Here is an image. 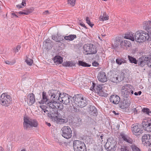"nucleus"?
I'll return each instance as SVG.
<instances>
[{
    "label": "nucleus",
    "instance_id": "nucleus-1",
    "mask_svg": "<svg viewBox=\"0 0 151 151\" xmlns=\"http://www.w3.org/2000/svg\"><path fill=\"white\" fill-rule=\"evenodd\" d=\"M38 124V122L35 119L29 118L28 117H24L23 122L24 129L27 130H31L32 127H36Z\"/></svg>",
    "mask_w": 151,
    "mask_h": 151
},
{
    "label": "nucleus",
    "instance_id": "nucleus-2",
    "mask_svg": "<svg viewBox=\"0 0 151 151\" xmlns=\"http://www.w3.org/2000/svg\"><path fill=\"white\" fill-rule=\"evenodd\" d=\"M75 96L74 103L78 106L83 108L87 105L89 101L86 98L83 97L81 94L75 95Z\"/></svg>",
    "mask_w": 151,
    "mask_h": 151
},
{
    "label": "nucleus",
    "instance_id": "nucleus-3",
    "mask_svg": "<svg viewBox=\"0 0 151 151\" xmlns=\"http://www.w3.org/2000/svg\"><path fill=\"white\" fill-rule=\"evenodd\" d=\"M84 51L86 55L95 54L97 52L96 46L91 44H85L83 47Z\"/></svg>",
    "mask_w": 151,
    "mask_h": 151
},
{
    "label": "nucleus",
    "instance_id": "nucleus-4",
    "mask_svg": "<svg viewBox=\"0 0 151 151\" xmlns=\"http://www.w3.org/2000/svg\"><path fill=\"white\" fill-rule=\"evenodd\" d=\"M75 96L72 97L71 96L65 93H63L60 94V102L65 104H71L73 101L72 99H74Z\"/></svg>",
    "mask_w": 151,
    "mask_h": 151
},
{
    "label": "nucleus",
    "instance_id": "nucleus-5",
    "mask_svg": "<svg viewBox=\"0 0 151 151\" xmlns=\"http://www.w3.org/2000/svg\"><path fill=\"white\" fill-rule=\"evenodd\" d=\"M73 147L74 151H86V147L83 142L78 140L73 142Z\"/></svg>",
    "mask_w": 151,
    "mask_h": 151
},
{
    "label": "nucleus",
    "instance_id": "nucleus-6",
    "mask_svg": "<svg viewBox=\"0 0 151 151\" xmlns=\"http://www.w3.org/2000/svg\"><path fill=\"white\" fill-rule=\"evenodd\" d=\"M12 98L11 96L7 95V93L2 94L0 98V103L3 106H8L11 104Z\"/></svg>",
    "mask_w": 151,
    "mask_h": 151
},
{
    "label": "nucleus",
    "instance_id": "nucleus-7",
    "mask_svg": "<svg viewBox=\"0 0 151 151\" xmlns=\"http://www.w3.org/2000/svg\"><path fill=\"white\" fill-rule=\"evenodd\" d=\"M61 134L64 138L68 139L72 137V131L68 126H64L61 129Z\"/></svg>",
    "mask_w": 151,
    "mask_h": 151
},
{
    "label": "nucleus",
    "instance_id": "nucleus-8",
    "mask_svg": "<svg viewBox=\"0 0 151 151\" xmlns=\"http://www.w3.org/2000/svg\"><path fill=\"white\" fill-rule=\"evenodd\" d=\"M50 91L49 95L50 96L51 100H53L54 101L60 100V94H61L62 93H60L59 91L53 89Z\"/></svg>",
    "mask_w": 151,
    "mask_h": 151
},
{
    "label": "nucleus",
    "instance_id": "nucleus-9",
    "mask_svg": "<svg viewBox=\"0 0 151 151\" xmlns=\"http://www.w3.org/2000/svg\"><path fill=\"white\" fill-rule=\"evenodd\" d=\"M125 74L122 72L120 75L115 74L111 78V81L114 83H118L123 80L125 76Z\"/></svg>",
    "mask_w": 151,
    "mask_h": 151
},
{
    "label": "nucleus",
    "instance_id": "nucleus-10",
    "mask_svg": "<svg viewBox=\"0 0 151 151\" xmlns=\"http://www.w3.org/2000/svg\"><path fill=\"white\" fill-rule=\"evenodd\" d=\"M130 102L129 99L123 98V100H120L119 106L122 109L127 108L130 105Z\"/></svg>",
    "mask_w": 151,
    "mask_h": 151
},
{
    "label": "nucleus",
    "instance_id": "nucleus-11",
    "mask_svg": "<svg viewBox=\"0 0 151 151\" xmlns=\"http://www.w3.org/2000/svg\"><path fill=\"white\" fill-rule=\"evenodd\" d=\"M142 124L145 130L151 132V120L145 119L142 122Z\"/></svg>",
    "mask_w": 151,
    "mask_h": 151
},
{
    "label": "nucleus",
    "instance_id": "nucleus-12",
    "mask_svg": "<svg viewBox=\"0 0 151 151\" xmlns=\"http://www.w3.org/2000/svg\"><path fill=\"white\" fill-rule=\"evenodd\" d=\"M148 58L147 56L145 55H142L137 60L138 61L137 62V64L138 65L140 66L144 67L145 65H147Z\"/></svg>",
    "mask_w": 151,
    "mask_h": 151
},
{
    "label": "nucleus",
    "instance_id": "nucleus-13",
    "mask_svg": "<svg viewBox=\"0 0 151 151\" xmlns=\"http://www.w3.org/2000/svg\"><path fill=\"white\" fill-rule=\"evenodd\" d=\"M142 142L146 145L151 147V135L149 134H145L142 137Z\"/></svg>",
    "mask_w": 151,
    "mask_h": 151
},
{
    "label": "nucleus",
    "instance_id": "nucleus-14",
    "mask_svg": "<svg viewBox=\"0 0 151 151\" xmlns=\"http://www.w3.org/2000/svg\"><path fill=\"white\" fill-rule=\"evenodd\" d=\"M58 109L57 108L54 109H50L49 112L47 113L48 117L50 119H53L55 117L59 116L60 114L58 113Z\"/></svg>",
    "mask_w": 151,
    "mask_h": 151
},
{
    "label": "nucleus",
    "instance_id": "nucleus-15",
    "mask_svg": "<svg viewBox=\"0 0 151 151\" xmlns=\"http://www.w3.org/2000/svg\"><path fill=\"white\" fill-rule=\"evenodd\" d=\"M99 81L103 83L107 81V78L105 73L103 71H100L99 73L97 76Z\"/></svg>",
    "mask_w": 151,
    "mask_h": 151
},
{
    "label": "nucleus",
    "instance_id": "nucleus-16",
    "mask_svg": "<svg viewBox=\"0 0 151 151\" xmlns=\"http://www.w3.org/2000/svg\"><path fill=\"white\" fill-rule=\"evenodd\" d=\"M27 103L29 106L32 105L35 101V96L33 93H29L27 96Z\"/></svg>",
    "mask_w": 151,
    "mask_h": 151
},
{
    "label": "nucleus",
    "instance_id": "nucleus-17",
    "mask_svg": "<svg viewBox=\"0 0 151 151\" xmlns=\"http://www.w3.org/2000/svg\"><path fill=\"white\" fill-rule=\"evenodd\" d=\"M50 101V99H49L48 96L45 91H43L42 93V98L40 101L39 102L40 104H46L48 102Z\"/></svg>",
    "mask_w": 151,
    "mask_h": 151
},
{
    "label": "nucleus",
    "instance_id": "nucleus-18",
    "mask_svg": "<svg viewBox=\"0 0 151 151\" xmlns=\"http://www.w3.org/2000/svg\"><path fill=\"white\" fill-rule=\"evenodd\" d=\"M132 130L133 133L135 135H138L142 133V130L141 129L140 125H135L132 127Z\"/></svg>",
    "mask_w": 151,
    "mask_h": 151
},
{
    "label": "nucleus",
    "instance_id": "nucleus-19",
    "mask_svg": "<svg viewBox=\"0 0 151 151\" xmlns=\"http://www.w3.org/2000/svg\"><path fill=\"white\" fill-rule=\"evenodd\" d=\"M120 100V97L116 94L111 95L109 98L110 102L115 104H118Z\"/></svg>",
    "mask_w": 151,
    "mask_h": 151
},
{
    "label": "nucleus",
    "instance_id": "nucleus-20",
    "mask_svg": "<svg viewBox=\"0 0 151 151\" xmlns=\"http://www.w3.org/2000/svg\"><path fill=\"white\" fill-rule=\"evenodd\" d=\"M120 135L124 141L129 144H132L133 142V140L127 135L125 134L124 132L120 133Z\"/></svg>",
    "mask_w": 151,
    "mask_h": 151
},
{
    "label": "nucleus",
    "instance_id": "nucleus-21",
    "mask_svg": "<svg viewBox=\"0 0 151 151\" xmlns=\"http://www.w3.org/2000/svg\"><path fill=\"white\" fill-rule=\"evenodd\" d=\"M92 86L91 88L92 87V89L94 90L97 93V94H98V93H99L102 90V85L98 83L96 84L93 82L92 83Z\"/></svg>",
    "mask_w": 151,
    "mask_h": 151
},
{
    "label": "nucleus",
    "instance_id": "nucleus-22",
    "mask_svg": "<svg viewBox=\"0 0 151 151\" xmlns=\"http://www.w3.org/2000/svg\"><path fill=\"white\" fill-rule=\"evenodd\" d=\"M143 28L147 32L151 31V21H145L143 23Z\"/></svg>",
    "mask_w": 151,
    "mask_h": 151
},
{
    "label": "nucleus",
    "instance_id": "nucleus-23",
    "mask_svg": "<svg viewBox=\"0 0 151 151\" xmlns=\"http://www.w3.org/2000/svg\"><path fill=\"white\" fill-rule=\"evenodd\" d=\"M88 112L91 115L96 116L97 114V111L96 107L90 105Z\"/></svg>",
    "mask_w": 151,
    "mask_h": 151
},
{
    "label": "nucleus",
    "instance_id": "nucleus-24",
    "mask_svg": "<svg viewBox=\"0 0 151 151\" xmlns=\"http://www.w3.org/2000/svg\"><path fill=\"white\" fill-rule=\"evenodd\" d=\"M53 42L48 38L46 39L45 41H44L43 43L47 49H50L52 48L53 46L52 43Z\"/></svg>",
    "mask_w": 151,
    "mask_h": 151
},
{
    "label": "nucleus",
    "instance_id": "nucleus-25",
    "mask_svg": "<svg viewBox=\"0 0 151 151\" xmlns=\"http://www.w3.org/2000/svg\"><path fill=\"white\" fill-rule=\"evenodd\" d=\"M132 88L133 87L131 85L129 84H126L122 86L121 90L129 91L130 92V95H132L134 93V91L132 90Z\"/></svg>",
    "mask_w": 151,
    "mask_h": 151
},
{
    "label": "nucleus",
    "instance_id": "nucleus-26",
    "mask_svg": "<svg viewBox=\"0 0 151 151\" xmlns=\"http://www.w3.org/2000/svg\"><path fill=\"white\" fill-rule=\"evenodd\" d=\"M134 35L132 32H127L125 34L124 37L125 39H129L134 41L135 40Z\"/></svg>",
    "mask_w": 151,
    "mask_h": 151
},
{
    "label": "nucleus",
    "instance_id": "nucleus-27",
    "mask_svg": "<svg viewBox=\"0 0 151 151\" xmlns=\"http://www.w3.org/2000/svg\"><path fill=\"white\" fill-rule=\"evenodd\" d=\"M121 95L122 96L124 97L123 98L124 99H129V95H130V92L128 90H121Z\"/></svg>",
    "mask_w": 151,
    "mask_h": 151
},
{
    "label": "nucleus",
    "instance_id": "nucleus-28",
    "mask_svg": "<svg viewBox=\"0 0 151 151\" xmlns=\"http://www.w3.org/2000/svg\"><path fill=\"white\" fill-rule=\"evenodd\" d=\"M53 60L54 62L56 64V65L58 64H60L62 63L63 61V58L60 56H55L53 58Z\"/></svg>",
    "mask_w": 151,
    "mask_h": 151
},
{
    "label": "nucleus",
    "instance_id": "nucleus-29",
    "mask_svg": "<svg viewBox=\"0 0 151 151\" xmlns=\"http://www.w3.org/2000/svg\"><path fill=\"white\" fill-rule=\"evenodd\" d=\"M120 44L121 46H124L126 48L130 47L132 46L130 41L126 40H124L121 41Z\"/></svg>",
    "mask_w": 151,
    "mask_h": 151
},
{
    "label": "nucleus",
    "instance_id": "nucleus-30",
    "mask_svg": "<svg viewBox=\"0 0 151 151\" xmlns=\"http://www.w3.org/2000/svg\"><path fill=\"white\" fill-rule=\"evenodd\" d=\"M148 35L147 32H141V37H142V38L141 39H140L141 42L148 40L149 37Z\"/></svg>",
    "mask_w": 151,
    "mask_h": 151
},
{
    "label": "nucleus",
    "instance_id": "nucleus-31",
    "mask_svg": "<svg viewBox=\"0 0 151 151\" xmlns=\"http://www.w3.org/2000/svg\"><path fill=\"white\" fill-rule=\"evenodd\" d=\"M114 142L112 138H109L107 139V142L106 143L105 146L106 149L110 148V146Z\"/></svg>",
    "mask_w": 151,
    "mask_h": 151
},
{
    "label": "nucleus",
    "instance_id": "nucleus-32",
    "mask_svg": "<svg viewBox=\"0 0 151 151\" xmlns=\"http://www.w3.org/2000/svg\"><path fill=\"white\" fill-rule=\"evenodd\" d=\"M141 35V33L139 32H136L134 35L135 40L138 42H141V40H140L142 38Z\"/></svg>",
    "mask_w": 151,
    "mask_h": 151
},
{
    "label": "nucleus",
    "instance_id": "nucleus-33",
    "mask_svg": "<svg viewBox=\"0 0 151 151\" xmlns=\"http://www.w3.org/2000/svg\"><path fill=\"white\" fill-rule=\"evenodd\" d=\"M116 62L117 64L120 65L126 63V61L124 58L119 57L116 59Z\"/></svg>",
    "mask_w": 151,
    "mask_h": 151
},
{
    "label": "nucleus",
    "instance_id": "nucleus-34",
    "mask_svg": "<svg viewBox=\"0 0 151 151\" xmlns=\"http://www.w3.org/2000/svg\"><path fill=\"white\" fill-rule=\"evenodd\" d=\"M47 106H49L48 109H54L55 108H57L58 109L59 108V106L58 105L57 106H56L55 105H54L53 103L52 102V101L50 100V101L48 102L46 104Z\"/></svg>",
    "mask_w": 151,
    "mask_h": 151
},
{
    "label": "nucleus",
    "instance_id": "nucleus-35",
    "mask_svg": "<svg viewBox=\"0 0 151 151\" xmlns=\"http://www.w3.org/2000/svg\"><path fill=\"white\" fill-rule=\"evenodd\" d=\"M77 37L75 35H70L68 36H65L64 38L68 41H72L74 39L76 38Z\"/></svg>",
    "mask_w": 151,
    "mask_h": 151
},
{
    "label": "nucleus",
    "instance_id": "nucleus-36",
    "mask_svg": "<svg viewBox=\"0 0 151 151\" xmlns=\"http://www.w3.org/2000/svg\"><path fill=\"white\" fill-rule=\"evenodd\" d=\"M128 58L129 62L132 63H134V64H137V60L135 58L128 55Z\"/></svg>",
    "mask_w": 151,
    "mask_h": 151
},
{
    "label": "nucleus",
    "instance_id": "nucleus-37",
    "mask_svg": "<svg viewBox=\"0 0 151 151\" xmlns=\"http://www.w3.org/2000/svg\"><path fill=\"white\" fill-rule=\"evenodd\" d=\"M63 66L65 67H72V66H75V64L72 61H66L63 63Z\"/></svg>",
    "mask_w": 151,
    "mask_h": 151
},
{
    "label": "nucleus",
    "instance_id": "nucleus-38",
    "mask_svg": "<svg viewBox=\"0 0 151 151\" xmlns=\"http://www.w3.org/2000/svg\"><path fill=\"white\" fill-rule=\"evenodd\" d=\"M109 19V16L107 15L106 12H104L102 15L100 17V20L101 21L108 20Z\"/></svg>",
    "mask_w": 151,
    "mask_h": 151
},
{
    "label": "nucleus",
    "instance_id": "nucleus-39",
    "mask_svg": "<svg viewBox=\"0 0 151 151\" xmlns=\"http://www.w3.org/2000/svg\"><path fill=\"white\" fill-rule=\"evenodd\" d=\"M78 64L80 66L85 67H90L91 66V64H88L86 62L81 60L78 61Z\"/></svg>",
    "mask_w": 151,
    "mask_h": 151
},
{
    "label": "nucleus",
    "instance_id": "nucleus-40",
    "mask_svg": "<svg viewBox=\"0 0 151 151\" xmlns=\"http://www.w3.org/2000/svg\"><path fill=\"white\" fill-rule=\"evenodd\" d=\"M34 9L33 8L27 10H24L23 11V14L27 15L30 13L34 11Z\"/></svg>",
    "mask_w": 151,
    "mask_h": 151
},
{
    "label": "nucleus",
    "instance_id": "nucleus-41",
    "mask_svg": "<svg viewBox=\"0 0 151 151\" xmlns=\"http://www.w3.org/2000/svg\"><path fill=\"white\" fill-rule=\"evenodd\" d=\"M116 147V144L115 142H114L113 144L110 146V148L109 149H106V150L108 151H114L115 150Z\"/></svg>",
    "mask_w": 151,
    "mask_h": 151
},
{
    "label": "nucleus",
    "instance_id": "nucleus-42",
    "mask_svg": "<svg viewBox=\"0 0 151 151\" xmlns=\"http://www.w3.org/2000/svg\"><path fill=\"white\" fill-rule=\"evenodd\" d=\"M98 95L100 96L106 97L107 96L108 94L102 90V91H101V92L98 93Z\"/></svg>",
    "mask_w": 151,
    "mask_h": 151
},
{
    "label": "nucleus",
    "instance_id": "nucleus-43",
    "mask_svg": "<svg viewBox=\"0 0 151 151\" xmlns=\"http://www.w3.org/2000/svg\"><path fill=\"white\" fill-rule=\"evenodd\" d=\"M142 111L148 115H150V114L151 113V111L150 109L147 108H143L142 109Z\"/></svg>",
    "mask_w": 151,
    "mask_h": 151
},
{
    "label": "nucleus",
    "instance_id": "nucleus-44",
    "mask_svg": "<svg viewBox=\"0 0 151 151\" xmlns=\"http://www.w3.org/2000/svg\"><path fill=\"white\" fill-rule=\"evenodd\" d=\"M131 147L132 151H140V149L135 145H132Z\"/></svg>",
    "mask_w": 151,
    "mask_h": 151
},
{
    "label": "nucleus",
    "instance_id": "nucleus-45",
    "mask_svg": "<svg viewBox=\"0 0 151 151\" xmlns=\"http://www.w3.org/2000/svg\"><path fill=\"white\" fill-rule=\"evenodd\" d=\"M25 62L27 65L30 66L32 65L33 63V60H32L29 58H27V59L25 60Z\"/></svg>",
    "mask_w": 151,
    "mask_h": 151
},
{
    "label": "nucleus",
    "instance_id": "nucleus-46",
    "mask_svg": "<svg viewBox=\"0 0 151 151\" xmlns=\"http://www.w3.org/2000/svg\"><path fill=\"white\" fill-rule=\"evenodd\" d=\"M76 0H68V4L69 5L73 6L75 4Z\"/></svg>",
    "mask_w": 151,
    "mask_h": 151
},
{
    "label": "nucleus",
    "instance_id": "nucleus-47",
    "mask_svg": "<svg viewBox=\"0 0 151 151\" xmlns=\"http://www.w3.org/2000/svg\"><path fill=\"white\" fill-rule=\"evenodd\" d=\"M141 108H142L140 106L137 107H136V108H134L132 109V111L134 113V114H137L139 111V109H140Z\"/></svg>",
    "mask_w": 151,
    "mask_h": 151
},
{
    "label": "nucleus",
    "instance_id": "nucleus-48",
    "mask_svg": "<svg viewBox=\"0 0 151 151\" xmlns=\"http://www.w3.org/2000/svg\"><path fill=\"white\" fill-rule=\"evenodd\" d=\"M86 23L88 24L91 27H93V25H94L93 24H92L91 23L88 17H87L86 18Z\"/></svg>",
    "mask_w": 151,
    "mask_h": 151
},
{
    "label": "nucleus",
    "instance_id": "nucleus-49",
    "mask_svg": "<svg viewBox=\"0 0 151 151\" xmlns=\"http://www.w3.org/2000/svg\"><path fill=\"white\" fill-rule=\"evenodd\" d=\"M5 62L6 64L10 65H12L14 64L16 62V61L15 60H14L13 61H10L7 60H5Z\"/></svg>",
    "mask_w": 151,
    "mask_h": 151
},
{
    "label": "nucleus",
    "instance_id": "nucleus-50",
    "mask_svg": "<svg viewBox=\"0 0 151 151\" xmlns=\"http://www.w3.org/2000/svg\"><path fill=\"white\" fill-rule=\"evenodd\" d=\"M57 42H60V41H62L63 40V36H59L57 35Z\"/></svg>",
    "mask_w": 151,
    "mask_h": 151
},
{
    "label": "nucleus",
    "instance_id": "nucleus-51",
    "mask_svg": "<svg viewBox=\"0 0 151 151\" xmlns=\"http://www.w3.org/2000/svg\"><path fill=\"white\" fill-rule=\"evenodd\" d=\"M58 116L59 117V116H57L55 117L54 118H53V119L54 121L55 122H56L58 124H59V122H60V118L58 117Z\"/></svg>",
    "mask_w": 151,
    "mask_h": 151
},
{
    "label": "nucleus",
    "instance_id": "nucleus-52",
    "mask_svg": "<svg viewBox=\"0 0 151 151\" xmlns=\"http://www.w3.org/2000/svg\"><path fill=\"white\" fill-rule=\"evenodd\" d=\"M60 121V122H59V124H61L63 123H65L67 122V121L66 119H63L62 118H60V119H59Z\"/></svg>",
    "mask_w": 151,
    "mask_h": 151
},
{
    "label": "nucleus",
    "instance_id": "nucleus-53",
    "mask_svg": "<svg viewBox=\"0 0 151 151\" xmlns=\"http://www.w3.org/2000/svg\"><path fill=\"white\" fill-rule=\"evenodd\" d=\"M119 43H118V44L117 43V42L116 41L114 43V45H113V47L115 49H117L119 47Z\"/></svg>",
    "mask_w": 151,
    "mask_h": 151
},
{
    "label": "nucleus",
    "instance_id": "nucleus-54",
    "mask_svg": "<svg viewBox=\"0 0 151 151\" xmlns=\"http://www.w3.org/2000/svg\"><path fill=\"white\" fill-rule=\"evenodd\" d=\"M148 58L147 65L148 67L151 68V59L150 58V57H148Z\"/></svg>",
    "mask_w": 151,
    "mask_h": 151
},
{
    "label": "nucleus",
    "instance_id": "nucleus-55",
    "mask_svg": "<svg viewBox=\"0 0 151 151\" xmlns=\"http://www.w3.org/2000/svg\"><path fill=\"white\" fill-rule=\"evenodd\" d=\"M16 14H17L16 13ZM12 16H11V17L12 18H14V17L17 18L18 17V16L16 14V13L13 12L11 13Z\"/></svg>",
    "mask_w": 151,
    "mask_h": 151
},
{
    "label": "nucleus",
    "instance_id": "nucleus-56",
    "mask_svg": "<svg viewBox=\"0 0 151 151\" xmlns=\"http://www.w3.org/2000/svg\"><path fill=\"white\" fill-rule=\"evenodd\" d=\"M92 65L93 66L97 67L99 66V64L97 62L94 61L92 63Z\"/></svg>",
    "mask_w": 151,
    "mask_h": 151
},
{
    "label": "nucleus",
    "instance_id": "nucleus-57",
    "mask_svg": "<svg viewBox=\"0 0 151 151\" xmlns=\"http://www.w3.org/2000/svg\"><path fill=\"white\" fill-rule=\"evenodd\" d=\"M52 36L53 40L57 42V35H52Z\"/></svg>",
    "mask_w": 151,
    "mask_h": 151
},
{
    "label": "nucleus",
    "instance_id": "nucleus-58",
    "mask_svg": "<svg viewBox=\"0 0 151 151\" xmlns=\"http://www.w3.org/2000/svg\"><path fill=\"white\" fill-rule=\"evenodd\" d=\"M21 48V46L20 45H17L16 49L14 51L15 52H18L19 50Z\"/></svg>",
    "mask_w": 151,
    "mask_h": 151
},
{
    "label": "nucleus",
    "instance_id": "nucleus-59",
    "mask_svg": "<svg viewBox=\"0 0 151 151\" xmlns=\"http://www.w3.org/2000/svg\"><path fill=\"white\" fill-rule=\"evenodd\" d=\"M50 14V12L49 11L47 10L43 12V14L45 15H47Z\"/></svg>",
    "mask_w": 151,
    "mask_h": 151
},
{
    "label": "nucleus",
    "instance_id": "nucleus-60",
    "mask_svg": "<svg viewBox=\"0 0 151 151\" xmlns=\"http://www.w3.org/2000/svg\"><path fill=\"white\" fill-rule=\"evenodd\" d=\"M26 0H22V3L21 4L23 7L25 6L26 5Z\"/></svg>",
    "mask_w": 151,
    "mask_h": 151
},
{
    "label": "nucleus",
    "instance_id": "nucleus-61",
    "mask_svg": "<svg viewBox=\"0 0 151 151\" xmlns=\"http://www.w3.org/2000/svg\"><path fill=\"white\" fill-rule=\"evenodd\" d=\"M127 149V147H124L123 148H121V151H128Z\"/></svg>",
    "mask_w": 151,
    "mask_h": 151
},
{
    "label": "nucleus",
    "instance_id": "nucleus-62",
    "mask_svg": "<svg viewBox=\"0 0 151 151\" xmlns=\"http://www.w3.org/2000/svg\"><path fill=\"white\" fill-rule=\"evenodd\" d=\"M142 93V92L141 91H139L138 92H135L134 93V94L135 96H137L138 95H140Z\"/></svg>",
    "mask_w": 151,
    "mask_h": 151
},
{
    "label": "nucleus",
    "instance_id": "nucleus-63",
    "mask_svg": "<svg viewBox=\"0 0 151 151\" xmlns=\"http://www.w3.org/2000/svg\"><path fill=\"white\" fill-rule=\"evenodd\" d=\"M77 108L75 107H73V108L72 109V112L73 113H74L75 112H76V111H77Z\"/></svg>",
    "mask_w": 151,
    "mask_h": 151
},
{
    "label": "nucleus",
    "instance_id": "nucleus-64",
    "mask_svg": "<svg viewBox=\"0 0 151 151\" xmlns=\"http://www.w3.org/2000/svg\"><path fill=\"white\" fill-rule=\"evenodd\" d=\"M16 6L18 9H20L21 8H23V7L21 4L17 5Z\"/></svg>",
    "mask_w": 151,
    "mask_h": 151
}]
</instances>
